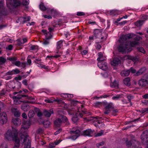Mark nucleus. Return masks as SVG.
<instances>
[{"mask_svg": "<svg viewBox=\"0 0 148 148\" xmlns=\"http://www.w3.org/2000/svg\"><path fill=\"white\" fill-rule=\"evenodd\" d=\"M4 137L8 140H12L14 141L18 139V133L17 131L8 130L4 134Z\"/></svg>", "mask_w": 148, "mask_h": 148, "instance_id": "obj_1", "label": "nucleus"}, {"mask_svg": "<svg viewBox=\"0 0 148 148\" xmlns=\"http://www.w3.org/2000/svg\"><path fill=\"white\" fill-rule=\"evenodd\" d=\"M118 50L119 52L124 53L130 51L132 49L129 47L127 44H121L118 47Z\"/></svg>", "mask_w": 148, "mask_h": 148, "instance_id": "obj_2", "label": "nucleus"}, {"mask_svg": "<svg viewBox=\"0 0 148 148\" xmlns=\"http://www.w3.org/2000/svg\"><path fill=\"white\" fill-rule=\"evenodd\" d=\"M28 135H23L22 136L21 140H23V143L25 145L24 148H34L31 147V142L30 140L28 138Z\"/></svg>", "mask_w": 148, "mask_h": 148, "instance_id": "obj_3", "label": "nucleus"}, {"mask_svg": "<svg viewBox=\"0 0 148 148\" xmlns=\"http://www.w3.org/2000/svg\"><path fill=\"white\" fill-rule=\"evenodd\" d=\"M31 122L29 121H24L23 122L22 127L20 130L21 132V133L22 134L21 136V138L22 137V136L23 135H28L26 133L25 134H23V130L27 129L28 128H29Z\"/></svg>", "mask_w": 148, "mask_h": 148, "instance_id": "obj_4", "label": "nucleus"}, {"mask_svg": "<svg viewBox=\"0 0 148 148\" xmlns=\"http://www.w3.org/2000/svg\"><path fill=\"white\" fill-rule=\"evenodd\" d=\"M70 133L71 135L69 138L74 140L80 136V131L79 130H71L70 132Z\"/></svg>", "mask_w": 148, "mask_h": 148, "instance_id": "obj_5", "label": "nucleus"}, {"mask_svg": "<svg viewBox=\"0 0 148 148\" xmlns=\"http://www.w3.org/2000/svg\"><path fill=\"white\" fill-rule=\"evenodd\" d=\"M135 36V35L132 34H128L126 35H123L120 37L119 40V41L120 42H123L128 39L132 38Z\"/></svg>", "mask_w": 148, "mask_h": 148, "instance_id": "obj_6", "label": "nucleus"}, {"mask_svg": "<svg viewBox=\"0 0 148 148\" xmlns=\"http://www.w3.org/2000/svg\"><path fill=\"white\" fill-rule=\"evenodd\" d=\"M147 132L145 131L141 135V139L143 143L148 145V136L147 135Z\"/></svg>", "mask_w": 148, "mask_h": 148, "instance_id": "obj_7", "label": "nucleus"}, {"mask_svg": "<svg viewBox=\"0 0 148 148\" xmlns=\"http://www.w3.org/2000/svg\"><path fill=\"white\" fill-rule=\"evenodd\" d=\"M73 114L75 115V116L72 118V120L74 123H75L78 121L79 119L78 117H79L82 118L84 116L83 114L80 113L79 111L74 113Z\"/></svg>", "mask_w": 148, "mask_h": 148, "instance_id": "obj_8", "label": "nucleus"}, {"mask_svg": "<svg viewBox=\"0 0 148 148\" xmlns=\"http://www.w3.org/2000/svg\"><path fill=\"white\" fill-rule=\"evenodd\" d=\"M97 65L99 68L103 70H106L108 68L107 64L104 61L98 62Z\"/></svg>", "mask_w": 148, "mask_h": 148, "instance_id": "obj_9", "label": "nucleus"}, {"mask_svg": "<svg viewBox=\"0 0 148 148\" xmlns=\"http://www.w3.org/2000/svg\"><path fill=\"white\" fill-rule=\"evenodd\" d=\"M113 109V106L112 103L108 104L104 109L103 111L104 114H108Z\"/></svg>", "mask_w": 148, "mask_h": 148, "instance_id": "obj_10", "label": "nucleus"}, {"mask_svg": "<svg viewBox=\"0 0 148 148\" xmlns=\"http://www.w3.org/2000/svg\"><path fill=\"white\" fill-rule=\"evenodd\" d=\"M138 84L142 87H145L148 85V81L145 79H142L138 82Z\"/></svg>", "mask_w": 148, "mask_h": 148, "instance_id": "obj_11", "label": "nucleus"}, {"mask_svg": "<svg viewBox=\"0 0 148 148\" xmlns=\"http://www.w3.org/2000/svg\"><path fill=\"white\" fill-rule=\"evenodd\" d=\"M20 72V71L18 69H13L11 71H9L6 73V75H12L17 74Z\"/></svg>", "mask_w": 148, "mask_h": 148, "instance_id": "obj_12", "label": "nucleus"}, {"mask_svg": "<svg viewBox=\"0 0 148 148\" xmlns=\"http://www.w3.org/2000/svg\"><path fill=\"white\" fill-rule=\"evenodd\" d=\"M93 131L90 129H88L84 131L82 134L85 136H91L93 134Z\"/></svg>", "mask_w": 148, "mask_h": 148, "instance_id": "obj_13", "label": "nucleus"}, {"mask_svg": "<svg viewBox=\"0 0 148 148\" xmlns=\"http://www.w3.org/2000/svg\"><path fill=\"white\" fill-rule=\"evenodd\" d=\"M12 98L14 100V103L15 105H18L20 104L21 101L19 100V99L21 98V97L20 96L18 97L13 96Z\"/></svg>", "mask_w": 148, "mask_h": 148, "instance_id": "obj_14", "label": "nucleus"}, {"mask_svg": "<svg viewBox=\"0 0 148 148\" xmlns=\"http://www.w3.org/2000/svg\"><path fill=\"white\" fill-rule=\"evenodd\" d=\"M124 58L125 60H130L135 62H136L139 60L138 58L130 55L125 56L124 57Z\"/></svg>", "mask_w": 148, "mask_h": 148, "instance_id": "obj_15", "label": "nucleus"}, {"mask_svg": "<svg viewBox=\"0 0 148 148\" xmlns=\"http://www.w3.org/2000/svg\"><path fill=\"white\" fill-rule=\"evenodd\" d=\"M121 63V61L117 58H115L113 59L111 62V64L112 65L116 66Z\"/></svg>", "mask_w": 148, "mask_h": 148, "instance_id": "obj_16", "label": "nucleus"}, {"mask_svg": "<svg viewBox=\"0 0 148 148\" xmlns=\"http://www.w3.org/2000/svg\"><path fill=\"white\" fill-rule=\"evenodd\" d=\"M12 122L14 125L16 126H19L21 124V120L19 118H14L12 119Z\"/></svg>", "mask_w": 148, "mask_h": 148, "instance_id": "obj_17", "label": "nucleus"}, {"mask_svg": "<svg viewBox=\"0 0 148 148\" xmlns=\"http://www.w3.org/2000/svg\"><path fill=\"white\" fill-rule=\"evenodd\" d=\"M99 57L97 58V60L99 62H104L106 59V57L103 56V55L101 53H98Z\"/></svg>", "mask_w": 148, "mask_h": 148, "instance_id": "obj_18", "label": "nucleus"}, {"mask_svg": "<svg viewBox=\"0 0 148 148\" xmlns=\"http://www.w3.org/2000/svg\"><path fill=\"white\" fill-rule=\"evenodd\" d=\"M53 113V110L52 109H50L49 111L45 110L43 114L45 116L47 117H49L51 114Z\"/></svg>", "mask_w": 148, "mask_h": 148, "instance_id": "obj_19", "label": "nucleus"}, {"mask_svg": "<svg viewBox=\"0 0 148 148\" xmlns=\"http://www.w3.org/2000/svg\"><path fill=\"white\" fill-rule=\"evenodd\" d=\"M102 32L101 29H95L94 31V35L95 38H97L98 35H101Z\"/></svg>", "mask_w": 148, "mask_h": 148, "instance_id": "obj_20", "label": "nucleus"}, {"mask_svg": "<svg viewBox=\"0 0 148 148\" xmlns=\"http://www.w3.org/2000/svg\"><path fill=\"white\" fill-rule=\"evenodd\" d=\"M130 73V71L128 70H124L121 72V75L122 76L125 77L128 76Z\"/></svg>", "mask_w": 148, "mask_h": 148, "instance_id": "obj_21", "label": "nucleus"}, {"mask_svg": "<svg viewBox=\"0 0 148 148\" xmlns=\"http://www.w3.org/2000/svg\"><path fill=\"white\" fill-rule=\"evenodd\" d=\"M138 42L137 41H134L132 42H129L127 44L129 47H133L138 44Z\"/></svg>", "mask_w": 148, "mask_h": 148, "instance_id": "obj_22", "label": "nucleus"}, {"mask_svg": "<svg viewBox=\"0 0 148 148\" xmlns=\"http://www.w3.org/2000/svg\"><path fill=\"white\" fill-rule=\"evenodd\" d=\"M62 122L61 121V120L60 118H58L54 122V123L55 125L58 127H60L62 123Z\"/></svg>", "mask_w": 148, "mask_h": 148, "instance_id": "obj_23", "label": "nucleus"}, {"mask_svg": "<svg viewBox=\"0 0 148 148\" xmlns=\"http://www.w3.org/2000/svg\"><path fill=\"white\" fill-rule=\"evenodd\" d=\"M21 109L24 111H27L29 110V106L27 104H24L21 106Z\"/></svg>", "mask_w": 148, "mask_h": 148, "instance_id": "obj_24", "label": "nucleus"}, {"mask_svg": "<svg viewBox=\"0 0 148 148\" xmlns=\"http://www.w3.org/2000/svg\"><path fill=\"white\" fill-rule=\"evenodd\" d=\"M130 78L128 77L125 78L123 80L124 83L127 86H130Z\"/></svg>", "mask_w": 148, "mask_h": 148, "instance_id": "obj_25", "label": "nucleus"}, {"mask_svg": "<svg viewBox=\"0 0 148 148\" xmlns=\"http://www.w3.org/2000/svg\"><path fill=\"white\" fill-rule=\"evenodd\" d=\"M30 19V17L29 16H27L25 17H21L19 18V20L23 21V22L24 23L26 22L29 21Z\"/></svg>", "mask_w": 148, "mask_h": 148, "instance_id": "obj_26", "label": "nucleus"}, {"mask_svg": "<svg viewBox=\"0 0 148 148\" xmlns=\"http://www.w3.org/2000/svg\"><path fill=\"white\" fill-rule=\"evenodd\" d=\"M146 70V68L145 67L140 69L136 73L137 75H140L144 73Z\"/></svg>", "mask_w": 148, "mask_h": 148, "instance_id": "obj_27", "label": "nucleus"}, {"mask_svg": "<svg viewBox=\"0 0 148 148\" xmlns=\"http://www.w3.org/2000/svg\"><path fill=\"white\" fill-rule=\"evenodd\" d=\"M144 21L143 20H138L135 23V25L138 27H140L143 25Z\"/></svg>", "mask_w": 148, "mask_h": 148, "instance_id": "obj_28", "label": "nucleus"}, {"mask_svg": "<svg viewBox=\"0 0 148 148\" xmlns=\"http://www.w3.org/2000/svg\"><path fill=\"white\" fill-rule=\"evenodd\" d=\"M47 12L48 13L53 16L55 15L57 13L56 11L53 9H49L47 10Z\"/></svg>", "mask_w": 148, "mask_h": 148, "instance_id": "obj_29", "label": "nucleus"}, {"mask_svg": "<svg viewBox=\"0 0 148 148\" xmlns=\"http://www.w3.org/2000/svg\"><path fill=\"white\" fill-rule=\"evenodd\" d=\"M14 141L15 142V145L13 148H19L20 146L19 139L18 138Z\"/></svg>", "mask_w": 148, "mask_h": 148, "instance_id": "obj_30", "label": "nucleus"}, {"mask_svg": "<svg viewBox=\"0 0 148 148\" xmlns=\"http://www.w3.org/2000/svg\"><path fill=\"white\" fill-rule=\"evenodd\" d=\"M60 119L62 123H66L67 124L69 123L68 119L66 116H62Z\"/></svg>", "mask_w": 148, "mask_h": 148, "instance_id": "obj_31", "label": "nucleus"}, {"mask_svg": "<svg viewBox=\"0 0 148 148\" xmlns=\"http://www.w3.org/2000/svg\"><path fill=\"white\" fill-rule=\"evenodd\" d=\"M63 95H65V97H64V98H68L69 99H71L73 97V95L71 94L62 93L61 94V96H62Z\"/></svg>", "mask_w": 148, "mask_h": 148, "instance_id": "obj_32", "label": "nucleus"}, {"mask_svg": "<svg viewBox=\"0 0 148 148\" xmlns=\"http://www.w3.org/2000/svg\"><path fill=\"white\" fill-rule=\"evenodd\" d=\"M110 86L112 88H117L118 87V84L116 81H114L113 82L110 84Z\"/></svg>", "mask_w": 148, "mask_h": 148, "instance_id": "obj_33", "label": "nucleus"}, {"mask_svg": "<svg viewBox=\"0 0 148 148\" xmlns=\"http://www.w3.org/2000/svg\"><path fill=\"white\" fill-rule=\"evenodd\" d=\"M45 36L46 40H49L51 38L52 36L51 33L50 32H48L47 33H46Z\"/></svg>", "mask_w": 148, "mask_h": 148, "instance_id": "obj_34", "label": "nucleus"}, {"mask_svg": "<svg viewBox=\"0 0 148 148\" xmlns=\"http://www.w3.org/2000/svg\"><path fill=\"white\" fill-rule=\"evenodd\" d=\"M39 7H40V9L41 10H43V11H45L47 9L44 6V3L42 2L41 3Z\"/></svg>", "mask_w": 148, "mask_h": 148, "instance_id": "obj_35", "label": "nucleus"}, {"mask_svg": "<svg viewBox=\"0 0 148 148\" xmlns=\"http://www.w3.org/2000/svg\"><path fill=\"white\" fill-rule=\"evenodd\" d=\"M63 42V41L62 40H60L57 42V48L58 49H60L62 46V43Z\"/></svg>", "mask_w": 148, "mask_h": 148, "instance_id": "obj_36", "label": "nucleus"}, {"mask_svg": "<svg viewBox=\"0 0 148 148\" xmlns=\"http://www.w3.org/2000/svg\"><path fill=\"white\" fill-rule=\"evenodd\" d=\"M21 3L20 1H18L17 0H14V6L15 7H17L20 5Z\"/></svg>", "mask_w": 148, "mask_h": 148, "instance_id": "obj_37", "label": "nucleus"}, {"mask_svg": "<svg viewBox=\"0 0 148 148\" xmlns=\"http://www.w3.org/2000/svg\"><path fill=\"white\" fill-rule=\"evenodd\" d=\"M6 61L5 58H4L2 57H0V64H2L5 63Z\"/></svg>", "mask_w": 148, "mask_h": 148, "instance_id": "obj_38", "label": "nucleus"}, {"mask_svg": "<svg viewBox=\"0 0 148 148\" xmlns=\"http://www.w3.org/2000/svg\"><path fill=\"white\" fill-rule=\"evenodd\" d=\"M102 103L101 102H97L94 103V105L96 107H100L102 106Z\"/></svg>", "mask_w": 148, "mask_h": 148, "instance_id": "obj_39", "label": "nucleus"}, {"mask_svg": "<svg viewBox=\"0 0 148 148\" xmlns=\"http://www.w3.org/2000/svg\"><path fill=\"white\" fill-rule=\"evenodd\" d=\"M21 63L19 61H16L15 62H12V63L14 64L15 66L19 67L21 65Z\"/></svg>", "mask_w": 148, "mask_h": 148, "instance_id": "obj_40", "label": "nucleus"}, {"mask_svg": "<svg viewBox=\"0 0 148 148\" xmlns=\"http://www.w3.org/2000/svg\"><path fill=\"white\" fill-rule=\"evenodd\" d=\"M8 59L12 62H15L17 60V58L16 57H12L9 58H8Z\"/></svg>", "mask_w": 148, "mask_h": 148, "instance_id": "obj_41", "label": "nucleus"}, {"mask_svg": "<svg viewBox=\"0 0 148 148\" xmlns=\"http://www.w3.org/2000/svg\"><path fill=\"white\" fill-rule=\"evenodd\" d=\"M30 49L32 50H38V47L37 45H32L30 47Z\"/></svg>", "mask_w": 148, "mask_h": 148, "instance_id": "obj_42", "label": "nucleus"}, {"mask_svg": "<svg viewBox=\"0 0 148 148\" xmlns=\"http://www.w3.org/2000/svg\"><path fill=\"white\" fill-rule=\"evenodd\" d=\"M34 115V112L33 111H29L28 115L29 117H33Z\"/></svg>", "mask_w": 148, "mask_h": 148, "instance_id": "obj_43", "label": "nucleus"}, {"mask_svg": "<svg viewBox=\"0 0 148 148\" xmlns=\"http://www.w3.org/2000/svg\"><path fill=\"white\" fill-rule=\"evenodd\" d=\"M124 141L126 145L128 146H130L131 145L132 143L130 141H128L127 139H126L124 140Z\"/></svg>", "mask_w": 148, "mask_h": 148, "instance_id": "obj_44", "label": "nucleus"}, {"mask_svg": "<svg viewBox=\"0 0 148 148\" xmlns=\"http://www.w3.org/2000/svg\"><path fill=\"white\" fill-rule=\"evenodd\" d=\"M103 133V130H101L98 133H97L95 134V136L96 137L99 136H101Z\"/></svg>", "mask_w": 148, "mask_h": 148, "instance_id": "obj_45", "label": "nucleus"}, {"mask_svg": "<svg viewBox=\"0 0 148 148\" xmlns=\"http://www.w3.org/2000/svg\"><path fill=\"white\" fill-rule=\"evenodd\" d=\"M28 0H23L22 4L23 5H27L29 4Z\"/></svg>", "mask_w": 148, "mask_h": 148, "instance_id": "obj_46", "label": "nucleus"}, {"mask_svg": "<svg viewBox=\"0 0 148 148\" xmlns=\"http://www.w3.org/2000/svg\"><path fill=\"white\" fill-rule=\"evenodd\" d=\"M148 111V108H143L141 110V112L142 113H146Z\"/></svg>", "mask_w": 148, "mask_h": 148, "instance_id": "obj_47", "label": "nucleus"}, {"mask_svg": "<svg viewBox=\"0 0 148 148\" xmlns=\"http://www.w3.org/2000/svg\"><path fill=\"white\" fill-rule=\"evenodd\" d=\"M104 144V141H102L101 143L97 144L96 146L98 147H99L100 146L103 145Z\"/></svg>", "mask_w": 148, "mask_h": 148, "instance_id": "obj_48", "label": "nucleus"}, {"mask_svg": "<svg viewBox=\"0 0 148 148\" xmlns=\"http://www.w3.org/2000/svg\"><path fill=\"white\" fill-rule=\"evenodd\" d=\"M0 148H8V147L6 144L3 143L0 145Z\"/></svg>", "mask_w": 148, "mask_h": 148, "instance_id": "obj_49", "label": "nucleus"}, {"mask_svg": "<svg viewBox=\"0 0 148 148\" xmlns=\"http://www.w3.org/2000/svg\"><path fill=\"white\" fill-rule=\"evenodd\" d=\"M81 53L82 55H86L88 53V51L87 50H84L81 52Z\"/></svg>", "mask_w": 148, "mask_h": 148, "instance_id": "obj_50", "label": "nucleus"}, {"mask_svg": "<svg viewBox=\"0 0 148 148\" xmlns=\"http://www.w3.org/2000/svg\"><path fill=\"white\" fill-rule=\"evenodd\" d=\"M85 14V13L82 12H78L77 14V15L78 16H84Z\"/></svg>", "mask_w": 148, "mask_h": 148, "instance_id": "obj_51", "label": "nucleus"}, {"mask_svg": "<svg viewBox=\"0 0 148 148\" xmlns=\"http://www.w3.org/2000/svg\"><path fill=\"white\" fill-rule=\"evenodd\" d=\"M138 51L142 52V53H144L145 52V51L143 47H140L138 49Z\"/></svg>", "mask_w": 148, "mask_h": 148, "instance_id": "obj_52", "label": "nucleus"}, {"mask_svg": "<svg viewBox=\"0 0 148 148\" xmlns=\"http://www.w3.org/2000/svg\"><path fill=\"white\" fill-rule=\"evenodd\" d=\"M20 113L19 112L18 110L17 111L15 112L14 113V115L16 117H18L20 116Z\"/></svg>", "mask_w": 148, "mask_h": 148, "instance_id": "obj_53", "label": "nucleus"}, {"mask_svg": "<svg viewBox=\"0 0 148 148\" xmlns=\"http://www.w3.org/2000/svg\"><path fill=\"white\" fill-rule=\"evenodd\" d=\"M17 43L18 45L19 46H21L23 44V42H21V40H17Z\"/></svg>", "mask_w": 148, "mask_h": 148, "instance_id": "obj_54", "label": "nucleus"}, {"mask_svg": "<svg viewBox=\"0 0 148 148\" xmlns=\"http://www.w3.org/2000/svg\"><path fill=\"white\" fill-rule=\"evenodd\" d=\"M120 97V95H117L116 96H114L112 97V99L113 100H116L118 99Z\"/></svg>", "mask_w": 148, "mask_h": 148, "instance_id": "obj_55", "label": "nucleus"}, {"mask_svg": "<svg viewBox=\"0 0 148 148\" xmlns=\"http://www.w3.org/2000/svg\"><path fill=\"white\" fill-rule=\"evenodd\" d=\"M127 98L129 100V101L130 102L131 99L133 98V97L131 95H129L127 96Z\"/></svg>", "mask_w": 148, "mask_h": 148, "instance_id": "obj_56", "label": "nucleus"}, {"mask_svg": "<svg viewBox=\"0 0 148 148\" xmlns=\"http://www.w3.org/2000/svg\"><path fill=\"white\" fill-rule=\"evenodd\" d=\"M129 70L130 71V72H131L132 73H136V71L135 70L133 69L132 67H131Z\"/></svg>", "mask_w": 148, "mask_h": 148, "instance_id": "obj_57", "label": "nucleus"}, {"mask_svg": "<svg viewBox=\"0 0 148 148\" xmlns=\"http://www.w3.org/2000/svg\"><path fill=\"white\" fill-rule=\"evenodd\" d=\"M56 145L55 143H51L49 144V147L51 148H52L54 147Z\"/></svg>", "mask_w": 148, "mask_h": 148, "instance_id": "obj_58", "label": "nucleus"}, {"mask_svg": "<svg viewBox=\"0 0 148 148\" xmlns=\"http://www.w3.org/2000/svg\"><path fill=\"white\" fill-rule=\"evenodd\" d=\"M11 110L12 112L14 113V114L18 110L16 108H11Z\"/></svg>", "mask_w": 148, "mask_h": 148, "instance_id": "obj_59", "label": "nucleus"}, {"mask_svg": "<svg viewBox=\"0 0 148 148\" xmlns=\"http://www.w3.org/2000/svg\"><path fill=\"white\" fill-rule=\"evenodd\" d=\"M127 22V21H125L121 22H120L119 23V24L120 25H124Z\"/></svg>", "mask_w": 148, "mask_h": 148, "instance_id": "obj_60", "label": "nucleus"}, {"mask_svg": "<svg viewBox=\"0 0 148 148\" xmlns=\"http://www.w3.org/2000/svg\"><path fill=\"white\" fill-rule=\"evenodd\" d=\"M49 66H46L45 65L43 64L42 69H44L45 70H48L49 69Z\"/></svg>", "mask_w": 148, "mask_h": 148, "instance_id": "obj_61", "label": "nucleus"}, {"mask_svg": "<svg viewBox=\"0 0 148 148\" xmlns=\"http://www.w3.org/2000/svg\"><path fill=\"white\" fill-rule=\"evenodd\" d=\"M45 101L46 102L49 103H53V101L51 100H50L49 99H45Z\"/></svg>", "mask_w": 148, "mask_h": 148, "instance_id": "obj_62", "label": "nucleus"}, {"mask_svg": "<svg viewBox=\"0 0 148 148\" xmlns=\"http://www.w3.org/2000/svg\"><path fill=\"white\" fill-rule=\"evenodd\" d=\"M14 79L16 80H20L21 79V77L20 75H19L18 77H15L14 78Z\"/></svg>", "mask_w": 148, "mask_h": 148, "instance_id": "obj_63", "label": "nucleus"}, {"mask_svg": "<svg viewBox=\"0 0 148 148\" xmlns=\"http://www.w3.org/2000/svg\"><path fill=\"white\" fill-rule=\"evenodd\" d=\"M135 36H136V35ZM140 38H141L140 37V36L137 35L136 36V37L134 38L135 40H136L137 41L140 40Z\"/></svg>", "mask_w": 148, "mask_h": 148, "instance_id": "obj_64", "label": "nucleus"}]
</instances>
